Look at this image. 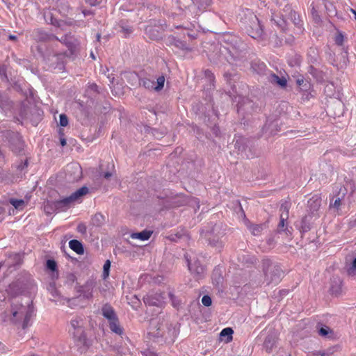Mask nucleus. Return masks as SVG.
Segmentation results:
<instances>
[{"label":"nucleus","mask_w":356,"mask_h":356,"mask_svg":"<svg viewBox=\"0 0 356 356\" xmlns=\"http://www.w3.org/2000/svg\"><path fill=\"white\" fill-rule=\"evenodd\" d=\"M11 314L13 323L21 325L23 329L27 328L31 325V318L34 315L32 302L26 300L23 302L20 297L16 298L11 305Z\"/></svg>","instance_id":"1"},{"label":"nucleus","mask_w":356,"mask_h":356,"mask_svg":"<svg viewBox=\"0 0 356 356\" xmlns=\"http://www.w3.org/2000/svg\"><path fill=\"white\" fill-rule=\"evenodd\" d=\"M241 23L250 37L254 39L261 38L263 29L257 15L252 10L245 9L243 11Z\"/></svg>","instance_id":"2"},{"label":"nucleus","mask_w":356,"mask_h":356,"mask_svg":"<svg viewBox=\"0 0 356 356\" xmlns=\"http://www.w3.org/2000/svg\"><path fill=\"white\" fill-rule=\"evenodd\" d=\"M89 189L86 186H82L70 196L53 202L52 205L57 211H64L76 203H80L84 195L88 193Z\"/></svg>","instance_id":"3"},{"label":"nucleus","mask_w":356,"mask_h":356,"mask_svg":"<svg viewBox=\"0 0 356 356\" xmlns=\"http://www.w3.org/2000/svg\"><path fill=\"white\" fill-rule=\"evenodd\" d=\"M262 268L264 274V283L269 285L270 284H277L280 282L283 271L278 264L266 259L262 261Z\"/></svg>","instance_id":"4"},{"label":"nucleus","mask_w":356,"mask_h":356,"mask_svg":"<svg viewBox=\"0 0 356 356\" xmlns=\"http://www.w3.org/2000/svg\"><path fill=\"white\" fill-rule=\"evenodd\" d=\"M101 314L108 321L109 328L112 332L122 336L124 330L120 324L118 315L114 308L108 303H105L101 308Z\"/></svg>","instance_id":"5"},{"label":"nucleus","mask_w":356,"mask_h":356,"mask_svg":"<svg viewBox=\"0 0 356 356\" xmlns=\"http://www.w3.org/2000/svg\"><path fill=\"white\" fill-rule=\"evenodd\" d=\"M245 44L241 42L237 47L236 45H230L228 47H223L222 53L225 54V58L231 65H238L245 56Z\"/></svg>","instance_id":"6"},{"label":"nucleus","mask_w":356,"mask_h":356,"mask_svg":"<svg viewBox=\"0 0 356 356\" xmlns=\"http://www.w3.org/2000/svg\"><path fill=\"white\" fill-rule=\"evenodd\" d=\"M71 329L70 332L75 340L83 345L86 343V337L83 330L84 321L81 317H75L70 321Z\"/></svg>","instance_id":"7"},{"label":"nucleus","mask_w":356,"mask_h":356,"mask_svg":"<svg viewBox=\"0 0 356 356\" xmlns=\"http://www.w3.org/2000/svg\"><path fill=\"white\" fill-rule=\"evenodd\" d=\"M184 256L190 272L196 277L197 279L201 278L204 273V266L200 264V261L196 258L193 253L191 254L186 252Z\"/></svg>","instance_id":"8"},{"label":"nucleus","mask_w":356,"mask_h":356,"mask_svg":"<svg viewBox=\"0 0 356 356\" xmlns=\"http://www.w3.org/2000/svg\"><path fill=\"white\" fill-rule=\"evenodd\" d=\"M65 57V53L63 52L54 53L53 54H49L45 57V60L51 69L61 71L64 70Z\"/></svg>","instance_id":"9"},{"label":"nucleus","mask_w":356,"mask_h":356,"mask_svg":"<svg viewBox=\"0 0 356 356\" xmlns=\"http://www.w3.org/2000/svg\"><path fill=\"white\" fill-rule=\"evenodd\" d=\"M31 36L34 40L38 42H46L58 40L56 36L53 34L48 33L42 29H35L32 32Z\"/></svg>","instance_id":"10"},{"label":"nucleus","mask_w":356,"mask_h":356,"mask_svg":"<svg viewBox=\"0 0 356 356\" xmlns=\"http://www.w3.org/2000/svg\"><path fill=\"white\" fill-rule=\"evenodd\" d=\"M164 297L160 293H152L143 298L145 305L160 307L164 302Z\"/></svg>","instance_id":"11"},{"label":"nucleus","mask_w":356,"mask_h":356,"mask_svg":"<svg viewBox=\"0 0 356 356\" xmlns=\"http://www.w3.org/2000/svg\"><path fill=\"white\" fill-rule=\"evenodd\" d=\"M321 200L318 196H313L307 202V206L309 209V215L312 216L315 218L318 217V211L321 207Z\"/></svg>","instance_id":"12"},{"label":"nucleus","mask_w":356,"mask_h":356,"mask_svg":"<svg viewBox=\"0 0 356 356\" xmlns=\"http://www.w3.org/2000/svg\"><path fill=\"white\" fill-rule=\"evenodd\" d=\"M94 287V282L92 281H88L86 282L85 284L80 286L79 293L81 296H83V298L89 300L92 298Z\"/></svg>","instance_id":"13"},{"label":"nucleus","mask_w":356,"mask_h":356,"mask_svg":"<svg viewBox=\"0 0 356 356\" xmlns=\"http://www.w3.org/2000/svg\"><path fill=\"white\" fill-rule=\"evenodd\" d=\"M347 192L348 189H346V188H341L338 194V197L334 200V202H330V208L338 210L339 209L340 205L343 204L345 203L344 196Z\"/></svg>","instance_id":"14"},{"label":"nucleus","mask_w":356,"mask_h":356,"mask_svg":"<svg viewBox=\"0 0 356 356\" xmlns=\"http://www.w3.org/2000/svg\"><path fill=\"white\" fill-rule=\"evenodd\" d=\"M178 333L179 332L176 327L170 325L168 327V333L167 335L165 336V342L169 343H173L175 341Z\"/></svg>","instance_id":"15"},{"label":"nucleus","mask_w":356,"mask_h":356,"mask_svg":"<svg viewBox=\"0 0 356 356\" xmlns=\"http://www.w3.org/2000/svg\"><path fill=\"white\" fill-rule=\"evenodd\" d=\"M152 234V232L149 230H143L140 232L131 233L130 237L132 239H138L142 241L148 240Z\"/></svg>","instance_id":"16"},{"label":"nucleus","mask_w":356,"mask_h":356,"mask_svg":"<svg viewBox=\"0 0 356 356\" xmlns=\"http://www.w3.org/2000/svg\"><path fill=\"white\" fill-rule=\"evenodd\" d=\"M313 218L311 215L305 216L301 220L299 229L301 232L305 233L311 229V219Z\"/></svg>","instance_id":"17"},{"label":"nucleus","mask_w":356,"mask_h":356,"mask_svg":"<svg viewBox=\"0 0 356 356\" xmlns=\"http://www.w3.org/2000/svg\"><path fill=\"white\" fill-rule=\"evenodd\" d=\"M288 218L286 216L280 215V222L277 227V231L279 233L284 232L287 236L291 235V232L290 229L286 227L284 228L286 224L285 222L287 221Z\"/></svg>","instance_id":"18"},{"label":"nucleus","mask_w":356,"mask_h":356,"mask_svg":"<svg viewBox=\"0 0 356 356\" xmlns=\"http://www.w3.org/2000/svg\"><path fill=\"white\" fill-rule=\"evenodd\" d=\"M19 259V256L17 254H10L8 259L3 262H0V268L3 266L10 268L12 266L15 265Z\"/></svg>","instance_id":"19"},{"label":"nucleus","mask_w":356,"mask_h":356,"mask_svg":"<svg viewBox=\"0 0 356 356\" xmlns=\"http://www.w3.org/2000/svg\"><path fill=\"white\" fill-rule=\"evenodd\" d=\"M193 1L192 4L197 6V9L201 12L205 11L212 3V0H193Z\"/></svg>","instance_id":"20"},{"label":"nucleus","mask_w":356,"mask_h":356,"mask_svg":"<svg viewBox=\"0 0 356 356\" xmlns=\"http://www.w3.org/2000/svg\"><path fill=\"white\" fill-rule=\"evenodd\" d=\"M69 246L72 250H74L77 254H83L84 252L82 243L77 240H71L69 242Z\"/></svg>","instance_id":"21"},{"label":"nucleus","mask_w":356,"mask_h":356,"mask_svg":"<svg viewBox=\"0 0 356 356\" xmlns=\"http://www.w3.org/2000/svg\"><path fill=\"white\" fill-rule=\"evenodd\" d=\"M276 340L275 337L273 334H268L264 341V346L266 351L270 352L274 347Z\"/></svg>","instance_id":"22"},{"label":"nucleus","mask_w":356,"mask_h":356,"mask_svg":"<svg viewBox=\"0 0 356 356\" xmlns=\"http://www.w3.org/2000/svg\"><path fill=\"white\" fill-rule=\"evenodd\" d=\"M270 81L271 83H276L282 88H284L287 84V81L284 77H280L275 74H270Z\"/></svg>","instance_id":"23"},{"label":"nucleus","mask_w":356,"mask_h":356,"mask_svg":"<svg viewBox=\"0 0 356 356\" xmlns=\"http://www.w3.org/2000/svg\"><path fill=\"white\" fill-rule=\"evenodd\" d=\"M46 267L48 270L52 272V277H58V273L57 270V264L54 260L48 259L46 263Z\"/></svg>","instance_id":"24"},{"label":"nucleus","mask_w":356,"mask_h":356,"mask_svg":"<svg viewBox=\"0 0 356 356\" xmlns=\"http://www.w3.org/2000/svg\"><path fill=\"white\" fill-rule=\"evenodd\" d=\"M290 208L291 202L286 200L283 201L280 208V215L286 216L289 218Z\"/></svg>","instance_id":"25"},{"label":"nucleus","mask_w":356,"mask_h":356,"mask_svg":"<svg viewBox=\"0 0 356 356\" xmlns=\"http://www.w3.org/2000/svg\"><path fill=\"white\" fill-rule=\"evenodd\" d=\"M9 202L17 210H22L26 205L25 201L22 199L10 198Z\"/></svg>","instance_id":"26"},{"label":"nucleus","mask_w":356,"mask_h":356,"mask_svg":"<svg viewBox=\"0 0 356 356\" xmlns=\"http://www.w3.org/2000/svg\"><path fill=\"white\" fill-rule=\"evenodd\" d=\"M70 170H74L75 171L76 175L73 178L74 180H78L81 174V168L80 165L77 163H71L67 165V171L69 172Z\"/></svg>","instance_id":"27"},{"label":"nucleus","mask_w":356,"mask_h":356,"mask_svg":"<svg viewBox=\"0 0 356 356\" xmlns=\"http://www.w3.org/2000/svg\"><path fill=\"white\" fill-rule=\"evenodd\" d=\"M140 85L148 90H154L155 81L147 78H143L140 80Z\"/></svg>","instance_id":"28"},{"label":"nucleus","mask_w":356,"mask_h":356,"mask_svg":"<svg viewBox=\"0 0 356 356\" xmlns=\"http://www.w3.org/2000/svg\"><path fill=\"white\" fill-rule=\"evenodd\" d=\"M120 27L121 28V31L124 33L125 37L129 35L132 33V28L129 26L124 20L120 21Z\"/></svg>","instance_id":"29"},{"label":"nucleus","mask_w":356,"mask_h":356,"mask_svg":"<svg viewBox=\"0 0 356 356\" xmlns=\"http://www.w3.org/2000/svg\"><path fill=\"white\" fill-rule=\"evenodd\" d=\"M334 348L327 349L325 351H314L310 353L308 356H332L334 353Z\"/></svg>","instance_id":"30"},{"label":"nucleus","mask_w":356,"mask_h":356,"mask_svg":"<svg viewBox=\"0 0 356 356\" xmlns=\"http://www.w3.org/2000/svg\"><path fill=\"white\" fill-rule=\"evenodd\" d=\"M233 332V330L231 327H226L222 330L220 336L221 337H226V341L229 342L232 339Z\"/></svg>","instance_id":"31"},{"label":"nucleus","mask_w":356,"mask_h":356,"mask_svg":"<svg viewBox=\"0 0 356 356\" xmlns=\"http://www.w3.org/2000/svg\"><path fill=\"white\" fill-rule=\"evenodd\" d=\"M248 228L253 235L259 236L261 233V232L264 229V225H251L250 226H249Z\"/></svg>","instance_id":"32"},{"label":"nucleus","mask_w":356,"mask_h":356,"mask_svg":"<svg viewBox=\"0 0 356 356\" xmlns=\"http://www.w3.org/2000/svg\"><path fill=\"white\" fill-rule=\"evenodd\" d=\"M212 279L213 282L216 283V284H218L222 282L223 278L221 275V271L220 268H218L214 269L212 275Z\"/></svg>","instance_id":"33"},{"label":"nucleus","mask_w":356,"mask_h":356,"mask_svg":"<svg viewBox=\"0 0 356 356\" xmlns=\"http://www.w3.org/2000/svg\"><path fill=\"white\" fill-rule=\"evenodd\" d=\"M165 76H160L157 78L156 82H155L154 85V90L156 91H160L163 89L165 83Z\"/></svg>","instance_id":"34"},{"label":"nucleus","mask_w":356,"mask_h":356,"mask_svg":"<svg viewBox=\"0 0 356 356\" xmlns=\"http://www.w3.org/2000/svg\"><path fill=\"white\" fill-rule=\"evenodd\" d=\"M177 1L179 3L181 9L190 8L192 2H194L193 0H177Z\"/></svg>","instance_id":"35"},{"label":"nucleus","mask_w":356,"mask_h":356,"mask_svg":"<svg viewBox=\"0 0 356 356\" xmlns=\"http://www.w3.org/2000/svg\"><path fill=\"white\" fill-rule=\"evenodd\" d=\"M52 203L53 202H47L44 205V211L48 213V214H51L52 213H54V211H57L56 210H55L54 207V205H52Z\"/></svg>","instance_id":"36"},{"label":"nucleus","mask_w":356,"mask_h":356,"mask_svg":"<svg viewBox=\"0 0 356 356\" xmlns=\"http://www.w3.org/2000/svg\"><path fill=\"white\" fill-rule=\"evenodd\" d=\"M110 268H111V261L109 260H106L103 266V277H104V278H106L108 276Z\"/></svg>","instance_id":"37"},{"label":"nucleus","mask_w":356,"mask_h":356,"mask_svg":"<svg viewBox=\"0 0 356 356\" xmlns=\"http://www.w3.org/2000/svg\"><path fill=\"white\" fill-rule=\"evenodd\" d=\"M331 291L332 293H334V294H338L340 291H341V281L339 279H338L337 281H336V284L334 285V284H332L331 286Z\"/></svg>","instance_id":"38"},{"label":"nucleus","mask_w":356,"mask_h":356,"mask_svg":"<svg viewBox=\"0 0 356 356\" xmlns=\"http://www.w3.org/2000/svg\"><path fill=\"white\" fill-rule=\"evenodd\" d=\"M334 41L337 45L341 46L344 42L343 34L341 32H339L338 34L335 36Z\"/></svg>","instance_id":"39"},{"label":"nucleus","mask_w":356,"mask_h":356,"mask_svg":"<svg viewBox=\"0 0 356 356\" xmlns=\"http://www.w3.org/2000/svg\"><path fill=\"white\" fill-rule=\"evenodd\" d=\"M104 216L101 213H97L94 216L93 222L96 225H100L103 223Z\"/></svg>","instance_id":"40"},{"label":"nucleus","mask_w":356,"mask_h":356,"mask_svg":"<svg viewBox=\"0 0 356 356\" xmlns=\"http://www.w3.org/2000/svg\"><path fill=\"white\" fill-rule=\"evenodd\" d=\"M59 124L61 127H66L68 124V119L65 114H60L59 116Z\"/></svg>","instance_id":"41"},{"label":"nucleus","mask_w":356,"mask_h":356,"mask_svg":"<svg viewBox=\"0 0 356 356\" xmlns=\"http://www.w3.org/2000/svg\"><path fill=\"white\" fill-rule=\"evenodd\" d=\"M202 303L206 307L210 306L212 303L211 297L207 295L204 296L202 298Z\"/></svg>","instance_id":"42"},{"label":"nucleus","mask_w":356,"mask_h":356,"mask_svg":"<svg viewBox=\"0 0 356 356\" xmlns=\"http://www.w3.org/2000/svg\"><path fill=\"white\" fill-rule=\"evenodd\" d=\"M330 331V329L327 326L322 327L318 330V334L322 337H326Z\"/></svg>","instance_id":"43"},{"label":"nucleus","mask_w":356,"mask_h":356,"mask_svg":"<svg viewBox=\"0 0 356 356\" xmlns=\"http://www.w3.org/2000/svg\"><path fill=\"white\" fill-rule=\"evenodd\" d=\"M255 65H256L255 63H252V67L253 68L254 70L257 71V70L255 69ZM265 67H266V65L264 63H259L258 64L259 70H257V72L260 73V72H263L265 70Z\"/></svg>","instance_id":"44"},{"label":"nucleus","mask_w":356,"mask_h":356,"mask_svg":"<svg viewBox=\"0 0 356 356\" xmlns=\"http://www.w3.org/2000/svg\"><path fill=\"white\" fill-rule=\"evenodd\" d=\"M205 76L210 81H213L214 76L213 74L211 72V71L207 70L204 72Z\"/></svg>","instance_id":"45"},{"label":"nucleus","mask_w":356,"mask_h":356,"mask_svg":"<svg viewBox=\"0 0 356 356\" xmlns=\"http://www.w3.org/2000/svg\"><path fill=\"white\" fill-rule=\"evenodd\" d=\"M142 354L144 356H157L156 353L151 351L149 350H147L143 352Z\"/></svg>","instance_id":"46"},{"label":"nucleus","mask_w":356,"mask_h":356,"mask_svg":"<svg viewBox=\"0 0 356 356\" xmlns=\"http://www.w3.org/2000/svg\"><path fill=\"white\" fill-rule=\"evenodd\" d=\"M356 269V257L354 259L353 263H352V266L350 268V269L348 270V273L349 274H351L353 273V271Z\"/></svg>","instance_id":"47"},{"label":"nucleus","mask_w":356,"mask_h":356,"mask_svg":"<svg viewBox=\"0 0 356 356\" xmlns=\"http://www.w3.org/2000/svg\"><path fill=\"white\" fill-rule=\"evenodd\" d=\"M28 165V161L27 160H25L24 163H22L20 165H18V168L21 170H22L24 168H26Z\"/></svg>","instance_id":"48"},{"label":"nucleus","mask_w":356,"mask_h":356,"mask_svg":"<svg viewBox=\"0 0 356 356\" xmlns=\"http://www.w3.org/2000/svg\"><path fill=\"white\" fill-rule=\"evenodd\" d=\"M347 187H350V188L351 190V191H350L351 194H353L355 193V189H354L353 188H355V186H354V184H353L351 183L347 184L345 188H347Z\"/></svg>","instance_id":"49"},{"label":"nucleus","mask_w":356,"mask_h":356,"mask_svg":"<svg viewBox=\"0 0 356 356\" xmlns=\"http://www.w3.org/2000/svg\"><path fill=\"white\" fill-rule=\"evenodd\" d=\"M165 132H162L160 134H159V132L156 129L153 130V134L155 137H159L160 136L164 134Z\"/></svg>","instance_id":"50"},{"label":"nucleus","mask_w":356,"mask_h":356,"mask_svg":"<svg viewBox=\"0 0 356 356\" xmlns=\"http://www.w3.org/2000/svg\"><path fill=\"white\" fill-rule=\"evenodd\" d=\"M3 213H4V209L0 206V222L3 220Z\"/></svg>","instance_id":"51"},{"label":"nucleus","mask_w":356,"mask_h":356,"mask_svg":"<svg viewBox=\"0 0 356 356\" xmlns=\"http://www.w3.org/2000/svg\"><path fill=\"white\" fill-rule=\"evenodd\" d=\"M51 24L55 26H59L58 22L52 17L51 18Z\"/></svg>","instance_id":"52"},{"label":"nucleus","mask_w":356,"mask_h":356,"mask_svg":"<svg viewBox=\"0 0 356 356\" xmlns=\"http://www.w3.org/2000/svg\"><path fill=\"white\" fill-rule=\"evenodd\" d=\"M111 173L109 172H105L104 174V177L106 178V179H109L111 177Z\"/></svg>","instance_id":"53"},{"label":"nucleus","mask_w":356,"mask_h":356,"mask_svg":"<svg viewBox=\"0 0 356 356\" xmlns=\"http://www.w3.org/2000/svg\"><path fill=\"white\" fill-rule=\"evenodd\" d=\"M303 82H304V80H303L302 79H298L297 80V83H298V85H299V86L302 85Z\"/></svg>","instance_id":"54"},{"label":"nucleus","mask_w":356,"mask_h":356,"mask_svg":"<svg viewBox=\"0 0 356 356\" xmlns=\"http://www.w3.org/2000/svg\"><path fill=\"white\" fill-rule=\"evenodd\" d=\"M218 130H219V129H218V127H215L213 128V132H214V134H215L216 136H218Z\"/></svg>","instance_id":"55"},{"label":"nucleus","mask_w":356,"mask_h":356,"mask_svg":"<svg viewBox=\"0 0 356 356\" xmlns=\"http://www.w3.org/2000/svg\"><path fill=\"white\" fill-rule=\"evenodd\" d=\"M60 143H61V145H62V146H65V145H66V140H65V139H64V138H63V139H61V140H60Z\"/></svg>","instance_id":"56"},{"label":"nucleus","mask_w":356,"mask_h":356,"mask_svg":"<svg viewBox=\"0 0 356 356\" xmlns=\"http://www.w3.org/2000/svg\"><path fill=\"white\" fill-rule=\"evenodd\" d=\"M218 241H210V243L212 245H214V246H217L218 245Z\"/></svg>","instance_id":"57"},{"label":"nucleus","mask_w":356,"mask_h":356,"mask_svg":"<svg viewBox=\"0 0 356 356\" xmlns=\"http://www.w3.org/2000/svg\"><path fill=\"white\" fill-rule=\"evenodd\" d=\"M350 10H351V12L353 13V15H354V18H355V19L356 20V10H354V9H352V8L350 9Z\"/></svg>","instance_id":"58"},{"label":"nucleus","mask_w":356,"mask_h":356,"mask_svg":"<svg viewBox=\"0 0 356 356\" xmlns=\"http://www.w3.org/2000/svg\"><path fill=\"white\" fill-rule=\"evenodd\" d=\"M9 38H10V40H15V39H16V36H15V35H10L9 36Z\"/></svg>","instance_id":"59"},{"label":"nucleus","mask_w":356,"mask_h":356,"mask_svg":"<svg viewBox=\"0 0 356 356\" xmlns=\"http://www.w3.org/2000/svg\"><path fill=\"white\" fill-rule=\"evenodd\" d=\"M90 56H91V57H92L93 59H95V56H94L93 53H91Z\"/></svg>","instance_id":"60"},{"label":"nucleus","mask_w":356,"mask_h":356,"mask_svg":"<svg viewBox=\"0 0 356 356\" xmlns=\"http://www.w3.org/2000/svg\"><path fill=\"white\" fill-rule=\"evenodd\" d=\"M238 145H239V142H238V140H237L236 143V146H238Z\"/></svg>","instance_id":"61"},{"label":"nucleus","mask_w":356,"mask_h":356,"mask_svg":"<svg viewBox=\"0 0 356 356\" xmlns=\"http://www.w3.org/2000/svg\"><path fill=\"white\" fill-rule=\"evenodd\" d=\"M81 225H79V231H81Z\"/></svg>","instance_id":"62"},{"label":"nucleus","mask_w":356,"mask_h":356,"mask_svg":"<svg viewBox=\"0 0 356 356\" xmlns=\"http://www.w3.org/2000/svg\"><path fill=\"white\" fill-rule=\"evenodd\" d=\"M272 125H273V126H277V122H275V124H273Z\"/></svg>","instance_id":"63"},{"label":"nucleus","mask_w":356,"mask_h":356,"mask_svg":"<svg viewBox=\"0 0 356 356\" xmlns=\"http://www.w3.org/2000/svg\"><path fill=\"white\" fill-rule=\"evenodd\" d=\"M271 134H275V133H274L273 131L270 132Z\"/></svg>","instance_id":"64"}]
</instances>
